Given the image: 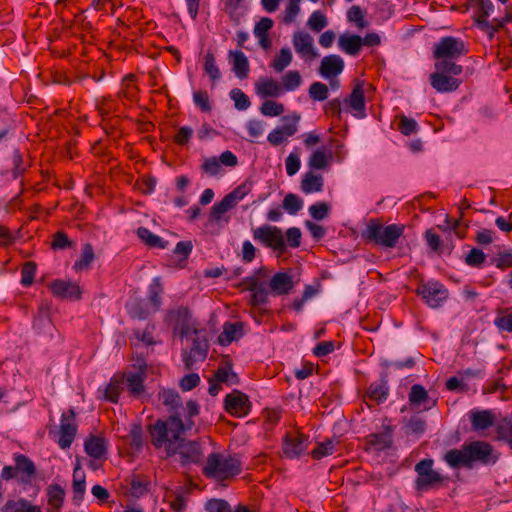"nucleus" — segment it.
<instances>
[{"label": "nucleus", "instance_id": "49530a36", "mask_svg": "<svg viewBox=\"0 0 512 512\" xmlns=\"http://www.w3.org/2000/svg\"><path fill=\"white\" fill-rule=\"evenodd\" d=\"M309 97L314 101H325L329 96L328 86L322 82H313L308 90Z\"/></svg>", "mask_w": 512, "mask_h": 512}, {"label": "nucleus", "instance_id": "b1692460", "mask_svg": "<svg viewBox=\"0 0 512 512\" xmlns=\"http://www.w3.org/2000/svg\"><path fill=\"white\" fill-rule=\"evenodd\" d=\"M255 91L261 98L279 97L283 93L281 84L268 77H262L255 83Z\"/></svg>", "mask_w": 512, "mask_h": 512}, {"label": "nucleus", "instance_id": "c85d7f7f", "mask_svg": "<svg viewBox=\"0 0 512 512\" xmlns=\"http://www.w3.org/2000/svg\"><path fill=\"white\" fill-rule=\"evenodd\" d=\"M495 416L490 410L470 411V421L474 431L485 430L494 423Z\"/></svg>", "mask_w": 512, "mask_h": 512}, {"label": "nucleus", "instance_id": "de8ad7c7", "mask_svg": "<svg viewBox=\"0 0 512 512\" xmlns=\"http://www.w3.org/2000/svg\"><path fill=\"white\" fill-rule=\"evenodd\" d=\"M259 110L263 116L276 117L280 116L284 112L285 108L282 103L275 102L273 100H265Z\"/></svg>", "mask_w": 512, "mask_h": 512}, {"label": "nucleus", "instance_id": "f8f14e48", "mask_svg": "<svg viewBox=\"0 0 512 512\" xmlns=\"http://www.w3.org/2000/svg\"><path fill=\"white\" fill-rule=\"evenodd\" d=\"M342 101L345 111H349L357 119H364L367 116L364 81L357 80L350 95Z\"/></svg>", "mask_w": 512, "mask_h": 512}, {"label": "nucleus", "instance_id": "338daca9", "mask_svg": "<svg viewBox=\"0 0 512 512\" xmlns=\"http://www.w3.org/2000/svg\"><path fill=\"white\" fill-rule=\"evenodd\" d=\"M418 124L417 122L406 116H401L398 123L399 131L406 136H409L417 131Z\"/></svg>", "mask_w": 512, "mask_h": 512}, {"label": "nucleus", "instance_id": "864d4df0", "mask_svg": "<svg viewBox=\"0 0 512 512\" xmlns=\"http://www.w3.org/2000/svg\"><path fill=\"white\" fill-rule=\"evenodd\" d=\"M230 97L234 101L235 108L240 111L248 109L251 105L249 97L238 88L230 91Z\"/></svg>", "mask_w": 512, "mask_h": 512}, {"label": "nucleus", "instance_id": "1a4fd4ad", "mask_svg": "<svg viewBox=\"0 0 512 512\" xmlns=\"http://www.w3.org/2000/svg\"><path fill=\"white\" fill-rule=\"evenodd\" d=\"M403 233V226H366L362 236L379 246L394 247Z\"/></svg>", "mask_w": 512, "mask_h": 512}, {"label": "nucleus", "instance_id": "bf43d9fd", "mask_svg": "<svg viewBox=\"0 0 512 512\" xmlns=\"http://www.w3.org/2000/svg\"><path fill=\"white\" fill-rule=\"evenodd\" d=\"M286 173L289 176L295 175L301 167L299 152L297 149L291 152L285 160Z\"/></svg>", "mask_w": 512, "mask_h": 512}, {"label": "nucleus", "instance_id": "412c9836", "mask_svg": "<svg viewBox=\"0 0 512 512\" xmlns=\"http://www.w3.org/2000/svg\"><path fill=\"white\" fill-rule=\"evenodd\" d=\"M294 287L293 278L287 272H278L269 281V288L273 295H287Z\"/></svg>", "mask_w": 512, "mask_h": 512}, {"label": "nucleus", "instance_id": "a878e982", "mask_svg": "<svg viewBox=\"0 0 512 512\" xmlns=\"http://www.w3.org/2000/svg\"><path fill=\"white\" fill-rule=\"evenodd\" d=\"M159 400L167 407V409L173 412L172 416L179 417L181 419L180 409H183L180 395L170 389H163L159 392Z\"/></svg>", "mask_w": 512, "mask_h": 512}, {"label": "nucleus", "instance_id": "7ed1b4c3", "mask_svg": "<svg viewBox=\"0 0 512 512\" xmlns=\"http://www.w3.org/2000/svg\"><path fill=\"white\" fill-rule=\"evenodd\" d=\"M253 236L256 241L278 254L286 251L287 244L296 248L301 243V231L297 227H291L287 230V243L282 231L277 226H259L253 231Z\"/></svg>", "mask_w": 512, "mask_h": 512}, {"label": "nucleus", "instance_id": "603ef678", "mask_svg": "<svg viewBox=\"0 0 512 512\" xmlns=\"http://www.w3.org/2000/svg\"><path fill=\"white\" fill-rule=\"evenodd\" d=\"M428 399L426 389L420 384H414L409 393V401L412 405L421 406Z\"/></svg>", "mask_w": 512, "mask_h": 512}, {"label": "nucleus", "instance_id": "0eeeda50", "mask_svg": "<svg viewBox=\"0 0 512 512\" xmlns=\"http://www.w3.org/2000/svg\"><path fill=\"white\" fill-rule=\"evenodd\" d=\"M469 50L461 38L444 36L433 46V57L436 61H453L466 56Z\"/></svg>", "mask_w": 512, "mask_h": 512}, {"label": "nucleus", "instance_id": "72a5a7b5", "mask_svg": "<svg viewBox=\"0 0 512 512\" xmlns=\"http://www.w3.org/2000/svg\"><path fill=\"white\" fill-rule=\"evenodd\" d=\"M126 307L131 317L140 320L147 319L150 315L155 314L152 312L149 304L145 301V299L130 300Z\"/></svg>", "mask_w": 512, "mask_h": 512}, {"label": "nucleus", "instance_id": "5701e85b", "mask_svg": "<svg viewBox=\"0 0 512 512\" xmlns=\"http://www.w3.org/2000/svg\"><path fill=\"white\" fill-rule=\"evenodd\" d=\"M53 295L63 299H78L80 296L79 286L75 283L63 280H55L50 284Z\"/></svg>", "mask_w": 512, "mask_h": 512}, {"label": "nucleus", "instance_id": "4be33fe9", "mask_svg": "<svg viewBox=\"0 0 512 512\" xmlns=\"http://www.w3.org/2000/svg\"><path fill=\"white\" fill-rule=\"evenodd\" d=\"M443 460L452 469H460L462 467L469 469L472 468L466 444H464L460 449H451L447 451L443 456Z\"/></svg>", "mask_w": 512, "mask_h": 512}, {"label": "nucleus", "instance_id": "423d86ee", "mask_svg": "<svg viewBox=\"0 0 512 512\" xmlns=\"http://www.w3.org/2000/svg\"><path fill=\"white\" fill-rule=\"evenodd\" d=\"M474 7L476 9L474 19L477 27L484 31L490 38H492L506 22L512 21L511 13H507L502 19L493 18L489 21L488 17L494 10V5L491 0H474Z\"/></svg>", "mask_w": 512, "mask_h": 512}, {"label": "nucleus", "instance_id": "4468645a", "mask_svg": "<svg viewBox=\"0 0 512 512\" xmlns=\"http://www.w3.org/2000/svg\"><path fill=\"white\" fill-rule=\"evenodd\" d=\"M466 446L472 468L475 463L493 465L498 460V457L494 455L492 446L485 441H473L466 444Z\"/></svg>", "mask_w": 512, "mask_h": 512}, {"label": "nucleus", "instance_id": "2eb2a0df", "mask_svg": "<svg viewBox=\"0 0 512 512\" xmlns=\"http://www.w3.org/2000/svg\"><path fill=\"white\" fill-rule=\"evenodd\" d=\"M282 120L284 124L272 130L267 137V140L274 146L280 145L288 137L293 136L298 131L300 114L295 112L292 115L283 117Z\"/></svg>", "mask_w": 512, "mask_h": 512}, {"label": "nucleus", "instance_id": "c756f323", "mask_svg": "<svg viewBox=\"0 0 512 512\" xmlns=\"http://www.w3.org/2000/svg\"><path fill=\"white\" fill-rule=\"evenodd\" d=\"M229 59L233 65V71L239 79H246L248 77L250 66L246 55L240 51H230Z\"/></svg>", "mask_w": 512, "mask_h": 512}, {"label": "nucleus", "instance_id": "052dcab7", "mask_svg": "<svg viewBox=\"0 0 512 512\" xmlns=\"http://www.w3.org/2000/svg\"><path fill=\"white\" fill-rule=\"evenodd\" d=\"M193 245L191 241H180L176 244L173 252L176 255L181 256L179 260L178 266L183 267L185 261L188 259L189 255L192 252Z\"/></svg>", "mask_w": 512, "mask_h": 512}, {"label": "nucleus", "instance_id": "dca6fc26", "mask_svg": "<svg viewBox=\"0 0 512 512\" xmlns=\"http://www.w3.org/2000/svg\"><path fill=\"white\" fill-rule=\"evenodd\" d=\"M192 347L189 351H183L182 357L187 369H191L196 362L205 360L208 352V342L204 335L197 330L196 334H192Z\"/></svg>", "mask_w": 512, "mask_h": 512}, {"label": "nucleus", "instance_id": "09e8293b", "mask_svg": "<svg viewBox=\"0 0 512 512\" xmlns=\"http://www.w3.org/2000/svg\"><path fill=\"white\" fill-rule=\"evenodd\" d=\"M49 504L56 509H59L65 498V491L60 485H51L48 488Z\"/></svg>", "mask_w": 512, "mask_h": 512}, {"label": "nucleus", "instance_id": "aec40b11", "mask_svg": "<svg viewBox=\"0 0 512 512\" xmlns=\"http://www.w3.org/2000/svg\"><path fill=\"white\" fill-rule=\"evenodd\" d=\"M344 67V60L337 54H331L321 60L319 73L323 78L331 79L341 74Z\"/></svg>", "mask_w": 512, "mask_h": 512}, {"label": "nucleus", "instance_id": "13d9d810", "mask_svg": "<svg viewBox=\"0 0 512 512\" xmlns=\"http://www.w3.org/2000/svg\"><path fill=\"white\" fill-rule=\"evenodd\" d=\"M330 212V205L326 202H317L309 207L311 217L316 221L324 220Z\"/></svg>", "mask_w": 512, "mask_h": 512}, {"label": "nucleus", "instance_id": "0e129e2a", "mask_svg": "<svg viewBox=\"0 0 512 512\" xmlns=\"http://www.w3.org/2000/svg\"><path fill=\"white\" fill-rule=\"evenodd\" d=\"M205 510L207 512H230L231 506L224 499H210L205 503Z\"/></svg>", "mask_w": 512, "mask_h": 512}, {"label": "nucleus", "instance_id": "39448f33", "mask_svg": "<svg viewBox=\"0 0 512 512\" xmlns=\"http://www.w3.org/2000/svg\"><path fill=\"white\" fill-rule=\"evenodd\" d=\"M435 72L430 74V85L439 93L456 91L461 81L455 78L463 72V67L453 61H436Z\"/></svg>", "mask_w": 512, "mask_h": 512}, {"label": "nucleus", "instance_id": "f704fd0d", "mask_svg": "<svg viewBox=\"0 0 512 512\" xmlns=\"http://www.w3.org/2000/svg\"><path fill=\"white\" fill-rule=\"evenodd\" d=\"M242 336V324L227 322L223 326V331L218 336L219 344L226 346L231 342L238 340Z\"/></svg>", "mask_w": 512, "mask_h": 512}, {"label": "nucleus", "instance_id": "7c9ffc66", "mask_svg": "<svg viewBox=\"0 0 512 512\" xmlns=\"http://www.w3.org/2000/svg\"><path fill=\"white\" fill-rule=\"evenodd\" d=\"M163 293V287L161 284L160 277L153 278L152 282L148 287V296L145 301L149 304L152 312L156 313L160 310L162 301L161 294Z\"/></svg>", "mask_w": 512, "mask_h": 512}, {"label": "nucleus", "instance_id": "9d476101", "mask_svg": "<svg viewBox=\"0 0 512 512\" xmlns=\"http://www.w3.org/2000/svg\"><path fill=\"white\" fill-rule=\"evenodd\" d=\"M251 190L249 183H243L226 194L221 201L216 202L210 211V220L218 221L222 215L237 205Z\"/></svg>", "mask_w": 512, "mask_h": 512}, {"label": "nucleus", "instance_id": "ddd939ff", "mask_svg": "<svg viewBox=\"0 0 512 512\" xmlns=\"http://www.w3.org/2000/svg\"><path fill=\"white\" fill-rule=\"evenodd\" d=\"M417 294L431 308L439 307L448 297V291L438 281H429L417 288Z\"/></svg>", "mask_w": 512, "mask_h": 512}, {"label": "nucleus", "instance_id": "58836bf2", "mask_svg": "<svg viewBox=\"0 0 512 512\" xmlns=\"http://www.w3.org/2000/svg\"><path fill=\"white\" fill-rule=\"evenodd\" d=\"M293 55L288 47L280 49L279 53L271 60L270 67L276 72L284 71L292 62Z\"/></svg>", "mask_w": 512, "mask_h": 512}, {"label": "nucleus", "instance_id": "5fc2aeb1", "mask_svg": "<svg viewBox=\"0 0 512 512\" xmlns=\"http://www.w3.org/2000/svg\"><path fill=\"white\" fill-rule=\"evenodd\" d=\"M303 207L302 199L295 194H287L283 200V208L290 214H296Z\"/></svg>", "mask_w": 512, "mask_h": 512}, {"label": "nucleus", "instance_id": "2f4dec72", "mask_svg": "<svg viewBox=\"0 0 512 512\" xmlns=\"http://www.w3.org/2000/svg\"><path fill=\"white\" fill-rule=\"evenodd\" d=\"M339 48L348 55L356 56L363 46L362 37L359 35H341L338 39Z\"/></svg>", "mask_w": 512, "mask_h": 512}, {"label": "nucleus", "instance_id": "f257e3e1", "mask_svg": "<svg viewBox=\"0 0 512 512\" xmlns=\"http://www.w3.org/2000/svg\"><path fill=\"white\" fill-rule=\"evenodd\" d=\"M193 426L191 421L183 423L179 417L170 416L167 420H158L151 427V441L157 449H164L166 456H180L182 464L198 463L202 456L199 443L186 441L183 433Z\"/></svg>", "mask_w": 512, "mask_h": 512}, {"label": "nucleus", "instance_id": "473e14b6", "mask_svg": "<svg viewBox=\"0 0 512 512\" xmlns=\"http://www.w3.org/2000/svg\"><path fill=\"white\" fill-rule=\"evenodd\" d=\"M324 186L323 176L320 174H315L311 171L305 173L303 175L301 181V190L305 194H311L315 192H321Z\"/></svg>", "mask_w": 512, "mask_h": 512}, {"label": "nucleus", "instance_id": "4c0bfd02", "mask_svg": "<svg viewBox=\"0 0 512 512\" xmlns=\"http://www.w3.org/2000/svg\"><path fill=\"white\" fill-rule=\"evenodd\" d=\"M331 157L332 152L330 150L326 152L325 149H317L310 155L308 166L316 170L325 169L329 165Z\"/></svg>", "mask_w": 512, "mask_h": 512}, {"label": "nucleus", "instance_id": "f03ea898", "mask_svg": "<svg viewBox=\"0 0 512 512\" xmlns=\"http://www.w3.org/2000/svg\"><path fill=\"white\" fill-rule=\"evenodd\" d=\"M145 378L146 363L142 361L138 367L126 372L122 378H112L104 391V398L116 403L120 393L126 388L133 397L141 399L145 396Z\"/></svg>", "mask_w": 512, "mask_h": 512}, {"label": "nucleus", "instance_id": "e2e57ef3", "mask_svg": "<svg viewBox=\"0 0 512 512\" xmlns=\"http://www.w3.org/2000/svg\"><path fill=\"white\" fill-rule=\"evenodd\" d=\"M486 259L484 252L478 248H473L465 257V262L471 267H481Z\"/></svg>", "mask_w": 512, "mask_h": 512}, {"label": "nucleus", "instance_id": "a211bd4d", "mask_svg": "<svg viewBox=\"0 0 512 512\" xmlns=\"http://www.w3.org/2000/svg\"><path fill=\"white\" fill-rule=\"evenodd\" d=\"M225 410L236 417H244L250 412L251 402L246 394L233 390L224 400Z\"/></svg>", "mask_w": 512, "mask_h": 512}, {"label": "nucleus", "instance_id": "8fccbe9b", "mask_svg": "<svg viewBox=\"0 0 512 512\" xmlns=\"http://www.w3.org/2000/svg\"><path fill=\"white\" fill-rule=\"evenodd\" d=\"M31 507H35V505H31L28 500L21 498L7 501L0 512H26Z\"/></svg>", "mask_w": 512, "mask_h": 512}, {"label": "nucleus", "instance_id": "f3484780", "mask_svg": "<svg viewBox=\"0 0 512 512\" xmlns=\"http://www.w3.org/2000/svg\"><path fill=\"white\" fill-rule=\"evenodd\" d=\"M76 432L77 426L75 423V412L73 409H69L63 412L61 416V423L58 432V444L60 448H69L74 441Z\"/></svg>", "mask_w": 512, "mask_h": 512}, {"label": "nucleus", "instance_id": "a18cd8bd", "mask_svg": "<svg viewBox=\"0 0 512 512\" xmlns=\"http://www.w3.org/2000/svg\"><path fill=\"white\" fill-rule=\"evenodd\" d=\"M94 259V249L91 244H86L83 247L82 254L79 260L74 263L73 268L76 271L87 269Z\"/></svg>", "mask_w": 512, "mask_h": 512}, {"label": "nucleus", "instance_id": "79ce46f5", "mask_svg": "<svg viewBox=\"0 0 512 512\" xmlns=\"http://www.w3.org/2000/svg\"><path fill=\"white\" fill-rule=\"evenodd\" d=\"M204 61V71L209 76L210 80L215 83L222 77L221 71L216 64V59L213 53L207 52Z\"/></svg>", "mask_w": 512, "mask_h": 512}, {"label": "nucleus", "instance_id": "6e6d98bb", "mask_svg": "<svg viewBox=\"0 0 512 512\" xmlns=\"http://www.w3.org/2000/svg\"><path fill=\"white\" fill-rule=\"evenodd\" d=\"M193 102L202 112L209 113L212 110L207 91H195L193 93Z\"/></svg>", "mask_w": 512, "mask_h": 512}, {"label": "nucleus", "instance_id": "c9c22d12", "mask_svg": "<svg viewBox=\"0 0 512 512\" xmlns=\"http://www.w3.org/2000/svg\"><path fill=\"white\" fill-rule=\"evenodd\" d=\"M86 476L83 469L76 465L73 472V500L75 504H79V502L83 499L85 489H86Z\"/></svg>", "mask_w": 512, "mask_h": 512}, {"label": "nucleus", "instance_id": "680f3d73", "mask_svg": "<svg viewBox=\"0 0 512 512\" xmlns=\"http://www.w3.org/2000/svg\"><path fill=\"white\" fill-rule=\"evenodd\" d=\"M22 237L23 235L21 234L20 229L12 231L9 226H0V244L8 245Z\"/></svg>", "mask_w": 512, "mask_h": 512}, {"label": "nucleus", "instance_id": "bb28decb", "mask_svg": "<svg viewBox=\"0 0 512 512\" xmlns=\"http://www.w3.org/2000/svg\"><path fill=\"white\" fill-rule=\"evenodd\" d=\"M15 467L22 482L29 483L36 474V467L33 461L23 454H17L14 458Z\"/></svg>", "mask_w": 512, "mask_h": 512}, {"label": "nucleus", "instance_id": "774afa93", "mask_svg": "<svg viewBox=\"0 0 512 512\" xmlns=\"http://www.w3.org/2000/svg\"><path fill=\"white\" fill-rule=\"evenodd\" d=\"M497 438L499 440L505 441L512 449V424L510 422H505L498 425Z\"/></svg>", "mask_w": 512, "mask_h": 512}, {"label": "nucleus", "instance_id": "c03bdc74", "mask_svg": "<svg viewBox=\"0 0 512 512\" xmlns=\"http://www.w3.org/2000/svg\"><path fill=\"white\" fill-rule=\"evenodd\" d=\"M336 443L337 441L335 439H327L324 442L318 443L316 448L312 451L313 458L320 460L323 457L333 454Z\"/></svg>", "mask_w": 512, "mask_h": 512}, {"label": "nucleus", "instance_id": "37998d69", "mask_svg": "<svg viewBox=\"0 0 512 512\" xmlns=\"http://www.w3.org/2000/svg\"><path fill=\"white\" fill-rule=\"evenodd\" d=\"M369 437L370 443L378 450L389 448L392 444V431L390 429H386L381 433L371 434Z\"/></svg>", "mask_w": 512, "mask_h": 512}, {"label": "nucleus", "instance_id": "393cba45", "mask_svg": "<svg viewBox=\"0 0 512 512\" xmlns=\"http://www.w3.org/2000/svg\"><path fill=\"white\" fill-rule=\"evenodd\" d=\"M247 289L251 292V304L259 306L268 301V291L264 282L258 281L255 277L246 279Z\"/></svg>", "mask_w": 512, "mask_h": 512}, {"label": "nucleus", "instance_id": "6e6552de", "mask_svg": "<svg viewBox=\"0 0 512 512\" xmlns=\"http://www.w3.org/2000/svg\"><path fill=\"white\" fill-rule=\"evenodd\" d=\"M165 320L181 339L197 333L198 329L195 326L191 311L187 307L180 306L169 310Z\"/></svg>", "mask_w": 512, "mask_h": 512}, {"label": "nucleus", "instance_id": "ea45409f", "mask_svg": "<svg viewBox=\"0 0 512 512\" xmlns=\"http://www.w3.org/2000/svg\"><path fill=\"white\" fill-rule=\"evenodd\" d=\"M389 393L387 382L380 380L379 382L372 383L367 391V395L370 399L380 403L384 402Z\"/></svg>", "mask_w": 512, "mask_h": 512}, {"label": "nucleus", "instance_id": "69168bd1", "mask_svg": "<svg viewBox=\"0 0 512 512\" xmlns=\"http://www.w3.org/2000/svg\"><path fill=\"white\" fill-rule=\"evenodd\" d=\"M36 273V265L33 262H27L23 265L21 270V284L25 287L33 283Z\"/></svg>", "mask_w": 512, "mask_h": 512}, {"label": "nucleus", "instance_id": "9b49d317", "mask_svg": "<svg viewBox=\"0 0 512 512\" xmlns=\"http://www.w3.org/2000/svg\"><path fill=\"white\" fill-rule=\"evenodd\" d=\"M432 459H423L415 465L417 478L415 480V488L418 491H427L436 484L442 482L441 475L433 469Z\"/></svg>", "mask_w": 512, "mask_h": 512}, {"label": "nucleus", "instance_id": "20e7f679", "mask_svg": "<svg viewBox=\"0 0 512 512\" xmlns=\"http://www.w3.org/2000/svg\"><path fill=\"white\" fill-rule=\"evenodd\" d=\"M241 470V462L237 456L211 453L203 467V474L207 478L223 482L234 478L241 473Z\"/></svg>", "mask_w": 512, "mask_h": 512}, {"label": "nucleus", "instance_id": "e433bc0d", "mask_svg": "<svg viewBox=\"0 0 512 512\" xmlns=\"http://www.w3.org/2000/svg\"><path fill=\"white\" fill-rule=\"evenodd\" d=\"M137 235L142 242L150 248L165 249L168 245L167 241H164L161 237L152 233L149 229L143 226L138 228Z\"/></svg>", "mask_w": 512, "mask_h": 512}, {"label": "nucleus", "instance_id": "cd10ccee", "mask_svg": "<svg viewBox=\"0 0 512 512\" xmlns=\"http://www.w3.org/2000/svg\"><path fill=\"white\" fill-rule=\"evenodd\" d=\"M307 448L306 439L302 436H288L284 441L283 451L288 458H298Z\"/></svg>", "mask_w": 512, "mask_h": 512}, {"label": "nucleus", "instance_id": "3c124183", "mask_svg": "<svg viewBox=\"0 0 512 512\" xmlns=\"http://www.w3.org/2000/svg\"><path fill=\"white\" fill-rule=\"evenodd\" d=\"M347 19L349 22H353L359 29L366 28L368 26L367 21L365 20V13L361 9V7L357 5H353L347 11Z\"/></svg>", "mask_w": 512, "mask_h": 512}, {"label": "nucleus", "instance_id": "6ab92c4d", "mask_svg": "<svg viewBox=\"0 0 512 512\" xmlns=\"http://www.w3.org/2000/svg\"><path fill=\"white\" fill-rule=\"evenodd\" d=\"M292 43L296 53L306 61H312L319 56L314 47L313 37L306 32H295Z\"/></svg>", "mask_w": 512, "mask_h": 512}, {"label": "nucleus", "instance_id": "4d7b16f0", "mask_svg": "<svg viewBox=\"0 0 512 512\" xmlns=\"http://www.w3.org/2000/svg\"><path fill=\"white\" fill-rule=\"evenodd\" d=\"M310 29L320 32L328 25L327 17L321 11H314L307 22Z\"/></svg>", "mask_w": 512, "mask_h": 512}, {"label": "nucleus", "instance_id": "a19ab883", "mask_svg": "<svg viewBox=\"0 0 512 512\" xmlns=\"http://www.w3.org/2000/svg\"><path fill=\"white\" fill-rule=\"evenodd\" d=\"M302 84V77L297 70H290L282 76V92L295 91Z\"/></svg>", "mask_w": 512, "mask_h": 512}]
</instances>
